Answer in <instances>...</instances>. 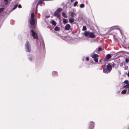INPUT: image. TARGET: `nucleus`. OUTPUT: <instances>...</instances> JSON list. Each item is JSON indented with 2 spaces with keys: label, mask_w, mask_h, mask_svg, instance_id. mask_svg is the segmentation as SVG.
<instances>
[{
  "label": "nucleus",
  "mask_w": 129,
  "mask_h": 129,
  "mask_svg": "<svg viewBox=\"0 0 129 129\" xmlns=\"http://www.w3.org/2000/svg\"><path fill=\"white\" fill-rule=\"evenodd\" d=\"M37 17L34 13L31 14L29 20V22L31 25H33L37 23Z\"/></svg>",
  "instance_id": "obj_1"
},
{
  "label": "nucleus",
  "mask_w": 129,
  "mask_h": 129,
  "mask_svg": "<svg viewBox=\"0 0 129 129\" xmlns=\"http://www.w3.org/2000/svg\"><path fill=\"white\" fill-rule=\"evenodd\" d=\"M112 66L110 64H108L106 67H104L103 68V72L104 73H108L111 70Z\"/></svg>",
  "instance_id": "obj_2"
},
{
  "label": "nucleus",
  "mask_w": 129,
  "mask_h": 129,
  "mask_svg": "<svg viewBox=\"0 0 129 129\" xmlns=\"http://www.w3.org/2000/svg\"><path fill=\"white\" fill-rule=\"evenodd\" d=\"M25 48L26 51L28 52H29L31 50V46L29 42L27 41L25 45Z\"/></svg>",
  "instance_id": "obj_3"
},
{
  "label": "nucleus",
  "mask_w": 129,
  "mask_h": 129,
  "mask_svg": "<svg viewBox=\"0 0 129 129\" xmlns=\"http://www.w3.org/2000/svg\"><path fill=\"white\" fill-rule=\"evenodd\" d=\"M62 9V8H58L54 13V16H56V17L60 18V15L59 13L60 12Z\"/></svg>",
  "instance_id": "obj_4"
},
{
  "label": "nucleus",
  "mask_w": 129,
  "mask_h": 129,
  "mask_svg": "<svg viewBox=\"0 0 129 129\" xmlns=\"http://www.w3.org/2000/svg\"><path fill=\"white\" fill-rule=\"evenodd\" d=\"M31 35L33 36V38L34 39H38V37L37 36V34L35 33L33 30H31Z\"/></svg>",
  "instance_id": "obj_5"
},
{
  "label": "nucleus",
  "mask_w": 129,
  "mask_h": 129,
  "mask_svg": "<svg viewBox=\"0 0 129 129\" xmlns=\"http://www.w3.org/2000/svg\"><path fill=\"white\" fill-rule=\"evenodd\" d=\"M111 57V56L110 54H107L105 58L104 59V61H107L108 60V59L110 58Z\"/></svg>",
  "instance_id": "obj_6"
},
{
  "label": "nucleus",
  "mask_w": 129,
  "mask_h": 129,
  "mask_svg": "<svg viewBox=\"0 0 129 129\" xmlns=\"http://www.w3.org/2000/svg\"><path fill=\"white\" fill-rule=\"evenodd\" d=\"M94 122L92 121L91 122L90 124L89 129H93L94 128Z\"/></svg>",
  "instance_id": "obj_7"
},
{
  "label": "nucleus",
  "mask_w": 129,
  "mask_h": 129,
  "mask_svg": "<svg viewBox=\"0 0 129 129\" xmlns=\"http://www.w3.org/2000/svg\"><path fill=\"white\" fill-rule=\"evenodd\" d=\"M71 28V26L70 24H67L65 27V29L66 30H69Z\"/></svg>",
  "instance_id": "obj_8"
},
{
  "label": "nucleus",
  "mask_w": 129,
  "mask_h": 129,
  "mask_svg": "<svg viewBox=\"0 0 129 129\" xmlns=\"http://www.w3.org/2000/svg\"><path fill=\"white\" fill-rule=\"evenodd\" d=\"M89 37L91 38H94L95 37V35L92 32H89Z\"/></svg>",
  "instance_id": "obj_9"
},
{
  "label": "nucleus",
  "mask_w": 129,
  "mask_h": 129,
  "mask_svg": "<svg viewBox=\"0 0 129 129\" xmlns=\"http://www.w3.org/2000/svg\"><path fill=\"white\" fill-rule=\"evenodd\" d=\"M50 22L51 24L54 26L56 25V22L53 20H51L50 21Z\"/></svg>",
  "instance_id": "obj_10"
},
{
  "label": "nucleus",
  "mask_w": 129,
  "mask_h": 129,
  "mask_svg": "<svg viewBox=\"0 0 129 129\" xmlns=\"http://www.w3.org/2000/svg\"><path fill=\"white\" fill-rule=\"evenodd\" d=\"M123 88L125 89H127L128 88V92L127 93H129V84H127L126 85L124 86Z\"/></svg>",
  "instance_id": "obj_11"
},
{
  "label": "nucleus",
  "mask_w": 129,
  "mask_h": 129,
  "mask_svg": "<svg viewBox=\"0 0 129 129\" xmlns=\"http://www.w3.org/2000/svg\"><path fill=\"white\" fill-rule=\"evenodd\" d=\"M91 55L92 57L93 58H96L99 56L98 54H92Z\"/></svg>",
  "instance_id": "obj_12"
},
{
  "label": "nucleus",
  "mask_w": 129,
  "mask_h": 129,
  "mask_svg": "<svg viewBox=\"0 0 129 129\" xmlns=\"http://www.w3.org/2000/svg\"><path fill=\"white\" fill-rule=\"evenodd\" d=\"M69 20L70 22L72 23L74 21L75 19L74 18H70Z\"/></svg>",
  "instance_id": "obj_13"
},
{
  "label": "nucleus",
  "mask_w": 129,
  "mask_h": 129,
  "mask_svg": "<svg viewBox=\"0 0 129 129\" xmlns=\"http://www.w3.org/2000/svg\"><path fill=\"white\" fill-rule=\"evenodd\" d=\"M119 27L118 26H115L111 28V29L114 30L115 29H117Z\"/></svg>",
  "instance_id": "obj_14"
},
{
  "label": "nucleus",
  "mask_w": 129,
  "mask_h": 129,
  "mask_svg": "<svg viewBox=\"0 0 129 129\" xmlns=\"http://www.w3.org/2000/svg\"><path fill=\"white\" fill-rule=\"evenodd\" d=\"M71 16L72 17H74L75 16H76V15L74 13V12H72L71 13Z\"/></svg>",
  "instance_id": "obj_15"
},
{
  "label": "nucleus",
  "mask_w": 129,
  "mask_h": 129,
  "mask_svg": "<svg viewBox=\"0 0 129 129\" xmlns=\"http://www.w3.org/2000/svg\"><path fill=\"white\" fill-rule=\"evenodd\" d=\"M89 31H87L85 32L84 33V35L86 36L87 37L88 36H89Z\"/></svg>",
  "instance_id": "obj_16"
},
{
  "label": "nucleus",
  "mask_w": 129,
  "mask_h": 129,
  "mask_svg": "<svg viewBox=\"0 0 129 129\" xmlns=\"http://www.w3.org/2000/svg\"><path fill=\"white\" fill-rule=\"evenodd\" d=\"M42 1H42V0H40L39 1L38 3L37 4V6H36V10L37 9H38V6L39 5V4L41 3H42Z\"/></svg>",
  "instance_id": "obj_17"
},
{
  "label": "nucleus",
  "mask_w": 129,
  "mask_h": 129,
  "mask_svg": "<svg viewBox=\"0 0 129 129\" xmlns=\"http://www.w3.org/2000/svg\"><path fill=\"white\" fill-rule=\"evenodd\" d=\"M62 16L66 18L67 17V16L64 12H62Z\"/></svg>",
  "instance_id": "obj_18"
},
{
  "label": "nucleus",
  "mask_w": 129,
  "mask_h": 129,
  "mask_svg": "<svg viewBox=\"0 0 129 129\" xmlns=\"http://www.w3.org/2000/svg\"><path fill=\"white\" fill-rule=\"evenodd\" d=\"M54 30L56 31H58L60 30L59 28L57 26H56Z\"/></svg>",
  "instance_id": "obj_19"
},
{
  "label": "nucleus",
  "mask_w": 129,
  "mask_h": 129,
  "mask_svg": "<svg viewBox=\"0 0 129 129\" xmlns=\"http://www.w3.org/2000/svg\"><path fill=\"white\" fill-rule=\"evenodd\" d=\"M52 74L53 75L56 76L57 74V72L56 71H54L52 72Z\"/></svg>",
  "instance_id": "obj_20"
},
{
  "label": "nucleus",
  "mask_w": 129,
  "mask_h": 129,
  "mask_svg": "<svg viewBox=\"0 0 129 129\" xmlns=\"http://www.w3.org/2000/svg\"><path fill=\"white\" fill-rule=\"evenodd\" d=\"M63 23L64 24H65L67 23L66 19H63Z\"/></svg>",
  "instance_id": "obj_21"
},
{
  "label": "nucleus",
  "mask_w": 129,
  "mask_h": 129,
  "mask_svg": "<svg viewBox=\"0 0 129 129\" xmlns=\"http://www.w3.org/2000/svg\"><path fill=\"white\" fill-rule=\"evenodd\" d=\"M126 90L124 89L122 91L121 93L122 94H124L126 93Z\"/></svg>",
  "instance_id": "obj_22"
},
{
  "label": "nucleus",
  "mask_w": 129,
  "mask_h": 129,
  "mask_svg": "<svg viewBox=\"0 0 129 129\" xmlns=\"http://www.w3.org/2000/svg\"><path fill=\"white\" fill-rule=\"evenodd\" d=\"M84 7V4H82L80 5V7L81 8H83Z\"/></svg>",
  "instance_id": "obj_23"
},
{
  "label": "nucleus",
  "mask_w": 129,
  "mask_h": 129,
  "mask_svg": "<svg viewBox=\"0 0 129 129\" xmlns=\"http://www.w3.org/2000/svg\"><path fill=\"white\" fill-rule=\"evenodd\" d=\"M18 7V5L16 4L15 6L14 5V7L13 8L12 10H14L15 9Z\"/></svg>",
  "instance_id": "obj_24"
},
{
  "label": "nucleus",
  "mask_w": 129,
  "mask_h": 129,
  "mask_svg": "<svg viewBox=\"0 0 129 129\" xmlns=\"http://www.w3.org/2000/svg\"><path fill=\"white\" fill-rule=\"evenodd\" d=\"M78 3V2L77 1L75 2L74 5V7H76L77 5V4Z\"/></svg>",
  "instance_id": "obj_25"
},
{
  "label": "nucleus",
  "mask_w": 129,
  "mask_h": 129,
  "mask_svg": "<svg viewBox=\"0 0 129 129\" xmlns=\"http://www.w3.org/2000/svg\"><path fill=\"white\" fill-rule=\"evenodd\" d=\"M4 8H2L0 9V13L4 11Z\"/></svg>",
  "instance_id": "obj_26"
},
{
  "label": "nucleus",
  "mask_w": 129,
  "mask_h": 129,
  "mask_svg": "<svg viewBox=\"0 0 129 129\" xmlns=\"http://www.w3.org/2000/svg\"><path fill=\"white\" fill-rule=\"evenodd\" d=\"M86 27L85 26H83L82 30H86Z\"/></svg>",
  "instance_id": "obj_27"
},
{
  "label": "nucleus",
  "mask_w": 129,
  "mask_h": 129,
  "mask_svg": "<svg viewBox=\"0 0 129 129\" xmlns=\"http://www.w3.org/2000/svg\"><path fill=\"white\" fill-rule=\"evenodd\" d=\"M94 60L96 62H97L98 61V58H94Z\"/></svg>",
  "instance_id": "obj_28"
},
{
  "label": "nucleus",
  "mask_w": 129,
  "mask_h": 129,
  "mask_svg": "<svg viewBox=\"0 0 129 129\" xmlns=\"http://www.w3.org/2000/svg\"><path fill=\"white\" fill-rule=\"evenodd\" d=\"M124 82L126 84H127L128 83V81L127 80H126L124 81Z\"/></svg>",
  "instance_id": "obj_29"
},
{
  "label": "nucleus",
  "mask_w": 129,
  "mask_h": 129,
  "mask_svg": "<svg viewBox=\"0 0 129 129\" xmlns=\"http://www.w3.org/2000/svg\"><path fill=\"white\" fill-rule=\"evenodd\" d=\"M125 61L126 63H127L129 61V59L127 58H126Z\"/></svg>",
  "instance_id": "obj_30"
},
{
  "label": "nucleus",
  "mask_w": 129,
  "mask_h": 129,
  "mask_svg": "<svg viewBox=\"0 0 129 129\" xmlns=\"http://www.w3.org/2000/svg\"><path fill=\"white\" fill-rule=\"evenodd\" d=\"M102 50V49L101 48L99 47L98 48V51L100 52Z\"/></svg>",
  "instance_id": "obj_31"
},
{
  "label": "nucleus",
  "mask_w": 129,
  "mask_h": 129,
  "mask_svg": "<svg viewBox=\"0 0 129 129\" xmlns=\"http://www.w3.org/2000/svg\"><path fill=\"white\" fill-rule=\"evenodd\" d=\"M18 8H21V5L19 4L18 6Z\"/></svg>",
  "instance_id": "obj_32"
},
{
  "label": "nucleus",
  "mask_w": 129,
  "mask_h": 129,
  "mask_svg": "<svg viewBox=\"0 0 129 129\" xmlns=\"http://www.w3.org/2000/svg\"><path fill=\"white\" fill-rule=\"evenodd\" d=\"M29 60L30 61H31L32 60V58L31 57L29 58Z\"/></svg>",
  "instance_id": "obj_33"
},
{
  "label": "nucleus",
  "mask_w": 129,
  "mask_h": 129,
  "mask_svg": "<svg viewBox=\"0 0 129 129\" xmlns=\"http://www.w3.org/2000/svg\"><path fill=\"white\" fill-rule=\"evenodd\" d=\"M86 59L88 61L89 60V58L88 57H87L86 58Z\"/></svg>",
  "instance_id": "obj_34"
},
{
  "label": "nucleus",
  "mask_w": 129,
  "mask_h": 129,
  "mask_svg": "<svg viewBox=\"0 0 129 129\" xmlns=\"http://www.w3.org/2000/svg\"><path fill=\"white\" fill-rule=\"evenodd\" d=\"M115 66V63H113L112 64V66L113 67H114Z\"/></svg>",
  "instance_id": "obj_35"
},
{
  "label": "nucleus",
  "mask_w": 129,
  "mask_h": 129,
  "mask_svg": "<svg viewBox=\"0 0 129 129\" xmlns=\"http://www.w3.org/2000/svg\"><path fill=\"white\" fill-rule=\"evenodd\" d=\"M127 76L128 77H129V72H128L127 74Z\"/></svg>",
  "instance_id": "obj_36"
},
{
  "label": "nucleus",
  "mask_w": 129,
  "mask_h": 129,
  "mask_svg": "<svg viewBox=\"0 0 129 129\" xmlns=\"http://www.w3.org/2000/svg\"><path fill=\"white\" fill-rule=\"evenodd\" d=\"M75 0H71V3L73 2Z\"/></svg>",
  "instance_id": "obj_37"
},
{
  "label": "nucleus",
  "mask_w": 129,
  "mask_h": 129,
  "mask_svg": "<svg viewBox=\"0 0 129 129\" xmlns=\"http://www.w3.org/2000/svg\"><path fill=\"white\" fill-rule=\"evenodd\" d=\"M8 4V2H6L5 3V5H7Z\"/></svg>",
  "instance_id": "obj_38"
},
{
  "label": "nucleus",
  "mask_w": 129,
  "mask_h": 129,
  "mask_svg": "<svg viewBox=\"0 0 129 129\" xmlns=\"http://www.w3.org/2000/svg\"><path fill=\"white\" fill-rule=\"evenodd\" d=\"M8 1V0H4V1L5 2H7Z\"/></svg>",
  "instance_id": "obj_39"
},
{
  "label": "nucleus",
  "mask_w": 129,
  "mask_h": 129,
  "mask_svg": "<svg viewBox=\"0 0 129 129\" xmlns=\"http://www.w3.org/2000/svg\"><path fill=\"white\" fill-rule=\"evenodd\" d=\"M42 45H44V43H43V42H42Z\"/></svg>",
  "instance_id": "obj_40"
},
{
  "label": "nucleus",
  "mask_w": 129,
  "mask_h": 129,
  "mask_svg": "<svg viewBox=\"0 0 129 129\" xmlns=\"http://www.w3.org/2000/svg\"><path fill=\"white\" fill-rule=\"evenodd\" d=\"M127 48H128V49H129V45L128 46Z\"/></svg>",
  "instance_id": "obj_41"
},
{
  "label": "nucleus",
  "mask_w": 129,
  "mask_h": 129,
  "mask_svg": "<svg viewBox=\"0 0 129 129\" xmlns=\"http://www.w3.org/2000/svg\"><path fill=\"white\" fill-rule=\"evenodd\" d=\"M37 10L36 9V13H37Z\"/></svg>",
  "instance_id": "obj_42"
},
{
  "label": "nucleus",
  "mask_w": 129,
  "mask_h": 129,
  "mask_svg": "<svg viewBox=\"0 0 129 129\" xmlns=\"http://www.w3.org/2000/svg\"><path fill=\"white\" fill-rule=\"evenodd\" d=\"M37 45H38V43H37Z\"/></svg>",
  "instance_id": "obj_43"
}]
</instances>
